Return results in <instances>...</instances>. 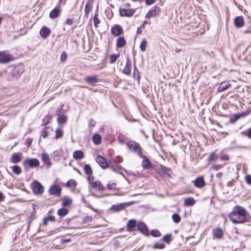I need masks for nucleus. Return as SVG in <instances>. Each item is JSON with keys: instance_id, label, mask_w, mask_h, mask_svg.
Returning a JSON list of instances; mask_svg holds the SVG:
<instances>
[{"instance_id": "f257e3e1", "label": "nucleus", "mask_w": 251, "mask_h": 251, "mask_svg": "<svg viewBox=\"0 0 251 251\" xmlns=\"http://www.w3.org/2000/svg\"><path fill=\"white\" fill-rule=\"evenodd\" d=\"M246 215L247 211L244 207L236 205L233 207L232 212L229 214V218L233 224H241L246 221Z\"/></svg>"}, {"instance_id": "f03ea898", "label": "nucleus", "mask_w": 251, "mask_h": 251, "mask_svg": "<svg viewBox=\"0 0 251 251\" xmlns=\"http://www.w3.org/2000/svg\"><path fill=\"white\" fill-rule=\"evenodd\" d=\"M87 180L91 189L98 191H103L104 190L105 188L101 184V182L99 180L95 181L94 177L90 178L89 177V179Z\"/></svg>"}, {"instance_id": "7ed1b4c3", "label": "nucleus", "mask_w": 251, "mask_h": 251, "mask_svg": "<svg viewBox=\"0 0 251 251\" xmlns=\"http://www.w3.org/2000/svg\"><path fill=\"white\" fill-rule=\"evenodd\" d=\"M126 146L128 149L133 151L139 156H142L141 148L138 143L133 141H130L127 142Z\"/></svg>"}, {"instance_id": "20e7f679", "label": "nucleus", "mask_w": 251, "mask_h": 251, "mask_svg": "<svg viewBox=\"0 0 251 251\" xmlns=\"http://www.w3.org/2000/svg\"><path fill=\"white\" fill-rule=\"evenodd\" d=\"M40 162L39 160L35 158L26 159L23 162V165L26 169H28V167L31 168L37 167L39 166Z\"/></svg>"}, {"instance_id": "39448f33", "label": "nucleus", "mask_w": 251, "mask_h": 251, "mask_svg": "<svg viewBox=\"0 0 251 251\" xmlns=\"http://www.w3.org/2000/svg\"><path fill=\"white\" fill-rule=\"evenodd\" d=\"M12 55L5 50L0 51V63H7L13 59Z\"/></svg>"}, {"instance_id": "423d86ee", "label": "nucleus", "mask_w": 251, "mask_h": 251, "mask_svg": "<svg viewBox=\"0 0 251 251\" xmlns=\"http://www.w3.org/2000/svg\"><path fill=\"white\" fill-rule=\"evenodd\" d=\"M136 11L134 8H119V15L121 17H131Z\"/></svg>"}, {"instance_id": "0eeeda50", "label": "nucleus", "mask_w": 251, "mask_h": 251, "mask_svg": "<svg viewBox=\"0 0 251 251\" xmlns=\"http://www.w3.org/2000/svg\"><path fill=\"white\" fill-rule=\"evenodd\" d=\"M24 71V66L22 64H19L11 70V74L13 77H19Z\"/></svg>"}, {"instance_id": "6e6552de", "label": "nucleus", "mask_w": 251, "mask_h": 251, "mask_svg": "<svg viewBox=\"0 0 251 251\" xmlns=\"http://www.w3.org/2000/svg\"><path fill=\"white\" fill-rule=\"evenodd\" d=\"M33 192L34 194H42L44 191V187L42 185L36 181H34L32 184Z\"/></svg>"}, {"instance_id": "1a4fd4ad", "label": "nucleus", "mask_w": 251, "mask_h": 251, "mask_svg": "<svg viewBox=\"0 0 251 251\" xmlns=\"http://www.w3.org/2000/svg\"><path fill=\"white\" fill-rule=\"evenodd\" d=\"M111 32L114 36H119L123 34V29L121 25H116L111 28Z\"/></svg>"}, {"instance_id": "9d476101", "label": "nucleus", "mask_w": 251, "mask_h": 251, "mask_svg": "<svg viewBox=\"0 0 251 251\" xmlns=\"http://www.w3.org/2000/svg\"><path fill=\"white\" fill-rule=\"evenodd\" d=\"M194 185L197 188H201L203 187L205 185L203 176H200L198 177L194 181Z\"/></svg>"}, {"instance_id": "9b49d317", "label": "nucleus", "mask_w": 251, "mask_h": 251, "mask_svg": "<svg viewBox=\"0 0 251 251\" xmlns=\"http://www.w3.org/2000/svg\"><path fill=\"white\" fill-rule=\"evenodd\" d=\"M49 191L50 194L59 196L61 194V188L57 185H53L50 187Z\"/></svg>"}, {"instance_id": "f8f14e48", "label": "nucleus", "mask_w": 251, "mask_h": 251, "mask_svg": "<svg viewBox=\"0 0 251 251\" xmlns=\"http://www.w3.org/2000/svg\"><path fill=\"white\" fill-rule=\"evenodd\" d=\"M96 162L102 168H106L108 166V163L105 158L102 156H98L96 158Z\"/></svg>"}, {"instance_id": "ddd939ff", "label": "nucleus", "mask_w": 251, "mask_h": 251, "mask_svg": "<svg viewBox=\"0 0 251 251\" xmlns=\"http://www.w3.org/2000/svg\"><path fill=\"white\" fill-rule=\"evenodd\" d=\"M158 9L159 8L157 6L155 5L153 6L146 14L145 17L149 19L151 17H155L159 12V11L158 10Z\"/></svg>"}, {"instance_id": "4468645a", "label": "nucleus", "mask_w": 251, "mask_h": 251, "mask_svg": "<svg viewBox=\"0 0 251 251\" xmlns=\"http://www.w3.org/2000/svg\"><path fill=\"white\" fill-rule=\"evenodd\" d=\"M127 205H128V204L126 203H122L119 204L113 205L110 207V210L114 212H119L123 210Z\"/></svg>"}, {"instance_id": "2eb2a0df", "label": "nucleus", "mask_w": 251, "mask_h": 251, "mask_svg": "<svg viewBox=\"0 0 251 251\" xmlns=\"http://www.w3.org/2000/svg\"><path fill=\"white\" fill-rule=\"evenodd\" d=\"M83 170L85 174L87 176V180L89 179V177L90 178L94 177V176H93V171L89 164L85 165L83 167Z\"/></svg>"}, {"instance_id": "dca6fc26", "label": "nucleus", "mask_w": 251, "mask_h": 251, "mask_svg": "<svg viewBox=\"0 0 251 251\" xmlns=\"http://www.w3.org/2000/svg\"><path fill=\"white\" fill-rule=\"evenodd\" d=\"M235 26L237 28L242 27L244 25V20L241 16L236 17L234 19Z\"/></svg>"}, {"instance_id": "f3484780", "label": "nucleus", "mask_w": 251, "mask_h": 251, "mask_svg": "<svg viewBox=\"0 0 251 251\" xmlns=\"http://www.w3.org/2000/svg\"><path fill=\"white\" fill-rule=\"evenodd\" d=\"M138 230H140L143 234L149 235V231L146 225L143 223H140L137 225Z\"/></svg>"}, {"instance_id": "a211bd4d", "label": "nucleus", "mask_w": 251, "mask_h": 251, "mask_svg": "<svg viewBox=\"0 0 251 251\" xmlns=\"http://www.w3.org/2000/svg\"><path fill=\"white\" fill-rule=\"evenodd\" d=\"M140 157L143 159V160L142 162V166L143 168L146 169H148L151 167V163L145 155L142 154V156Z\"/></svg>"}, {"instance_id": "6ab92c4d", "label": "nucleus", "mask_w": 251, "mask_h": 251, "mask_svg": "<svg viewBox=\"0 0 251 251\" xmlns=\"http://www.w3.org/2000/svg\"><path fill=\"white\" fill-rule=\"evenodd\" d=\"M50 34V30L45 26L41 28L40 31V34L43 38H47Z\"/></svg>"}, {"instance_id": "aec40b11", "label": "nucleus", "mask_w": 251, "mask_h": 251, "mask_svg": "<svg viewBox=\"0 0 251 251\" xmlns=\"http://www.w3.org/2000/svg\"><path fill=\"white\" fill-rule=\"evenodd\" d=\"M126 45V40L124 37H119L116 40V46L118 48L124 47Z\"/></svg>"}, {"instance_id": "412c9836", "label": "nucleus", "mask_w": 251, "mask_h": 251, "mask_svg": "<svg viewBox=\"0 0 251 251\" xmlns=\"http://www.w3.org/2000/svg\"><path fill=\"white\" fill-rule=\"evenodd\" d=\"M22 160L21 153H14L11 157V161L13 163H18Z\"/></svg>"}, {"instance_id": "4be33fe9", "label": "nucleus", "mask_w": 251, "mask_h": 251, "mask_svg": "<svg viewBox=\"0 0 251 251\" xmlns=\"http://www.w3.org/2000/svg\"><path fill=\"white\" fill-rule=\"evenodd\" d=\"M60 9L59 8H54L50 13V17L51 19L56 18L60 13Z\"/></svg>"}, {"instance_id": "5701e85b", "label": "nucleus", "mask_w": 251, "mask_h": 251, "mask_svg": "<svg viewBox=\"0 0 251 251\" xmlns=\"http://www.w3.org/2000/svg\"><path fill=\"white\" fill-rule=\"evenodd\" d=\"M230 85V84L228 81H224L219 85L218 90L219 92H223L226 90Z\"/></svg>"}, {"instance_id": "b1692460", "label": "nucleus", "mask_w": 251, "mask_h": 251, "mask_svg": "<svg viewBox=\"0 0 251 251\" xmlns=\"http://www.w3.org/2000/svg\"><path fill=\"white\" fill-rule=\"evenodd\" d=\"M131 61L129 58H127L126 64L123 70V73L126 75H129L130 72Z\"/></svg>"}, {"instance_id": "393cba45", "label": "nucleus", "mask_w": 251, "mask_h": 251, "mask_svg": "<svg viewBox=\"0 0 251 251\" xmlns=\"http://www.w3.org/2000/svg\"><path fill=\"white\" fill-rule=\"evenodd\" d=\"M213 236L217 239L221 238L223 236V230L220 228H216L213 231Z\"/></svg>"}, {"instance_id": "a878e982", "label": "nucleus", "mask_w": 251, "mask_h": 251, "mask_svg": "<svg viewBox=\"0 0 251 251\" xmlns=\"http://www.w3.org/2000/svg\"><path fill=\"white\" fill-rule=\"evenodd\" d=\"M195 203V200L193 198L189 197L186 198L184 201V205L186 206H192Z\"/></svg>"}, {"instance_id": "bb28decb", "label": "nucleus", "mask_w": 251, "mask_h": 251, "mask_svg": "<svg viewBox=\"0 0 251 251\" xmlns=\"http://www.w3.org/2000/svg\"><path fill=\"white\" fill-rule=\"evenodd\" d=\"M136 222L135 220H130L127 224V230L129 231H132L133 229L136 226Z\"/></svg>"}, {"instance_id": "cd10ccee", "label": "nucleus", "mask_w": 251, "mask_h": 251, "mask_svg": "<svg viewBox=\"0 0 251 251\" xmlns=\"http://www.w3.org/2000/svg\"><path fill=\"white\" fill-rule=\"evenodd\" d=\"M92 140L95 145H98L101 143V137L100 134L96 133L93 136Z\"/></svg>"}, {"instance_id": "c85d7f7f", "label": "nucleus", "mask_w": 251, "mask_h": 251, "mask_svg": "<svg viewBox=\"0 0 251 251\" xmlns=\"http://www.w3.org/2000/svg\"><path fill=\"white\" fill-rule=\"evenodd\" d=\"M42 161L47 165H48L49 167L51 165L50 158L47 153H44L42 154Z\"/></svg>"}, {"instance_id": "c756f323", "label": "nucleus", "mask_w": 251, "mask_h": 251, "mask_svg": "<svg viewBox=\"0 0 251 251\" xmlns=\"http://www.w3.org/2000/svg\"><path fill=\"white\" fill-rule=\"evenodd\" d=\"M73 157L75 159H80L83 157V153L82 151L78 150L73 153Z\"/></svg>"}, {"instance_id": "7c9ffc66", "label": "nucleus", "mask_w": 251, "mask_h": 251, "mask_svg": "<svg viewBox=\"0 0 251 251\" xmlns=\"http://www.w3.org/2000/svg\"><path fill=\"white\" fill-rule=\"evenodd\" d=\"M72 200L68 197H65L62 200V204L63 206L70 205L72 204Z\"/></svg>"}, {"instance_id": "2f4dec72", "label": "nucleus", "mask_w": 251, "mask_h": 251, "mask_svg": "<svg viewBox=\"0 0 251 251\" xmlns=\"http://www.w3.org/2000/svg\"><path fill=\"white\" fill-rule=\"evenodd\" d=\"M219 156L215 152H212L208 157V161L209 162H215L218 158Z\"/></svg>"}, {"instance_id": "473e14b6", "label": "nucleus", "mask_w": 251, "mask_h": 251, "mask_svg": "<svg viewBox=\"0 0 251 251\" xmlns=\"http://www.w3.org/2000/svg\"><path fill=\"white\" fill-rule=\"evenodd\" d=\"M68 213V210L66 208H62L58 209L57 214L60 217H64Z\"/></svg>"}, {"instance_id": "72a5a7b5", "label": "nucleus", "mask_w": 251, "mask_h": 251, "mask_svg": "<svg viewBox=\"0 0 251 251\" xmlns=\"http://www.w3.org/2000/svg\"><path fill=\"white\" fill-rule=\"evenodd\" d=\"M76 181L75 179H70L68 181L65 186L67 187H75Z\"/></svg>"}, {"instance_id": "f704fd0d", "label": "nucleus", "mask_w": 251, "mask_h": 251, "mask_svg": "<svg viewBox=\"0 0 251 251\" xmlns=\"http://www.w3.org/2000/svg\"><path fill=\"white\" fill-rule=\"evenodd\" d=\"M244 116V114H234L231 118H230V122L232 123H235L237 120H238L241 117Z\"/></svg>"}, {"instance_id": "c9c22d12", "label": "nucleus", "mask_w": 251, "mask_h": 251, "mask_svg": "<svg viewBox=\"0 0 251 251\" xmlns=\"http://www.w3.org/2000/svg\"><path fill=\"white\" fill-rule=\"evenodd\" d=\"M98 17H99V15H98V12L96 11V13L94 16V26L96 27H98V25L100 23V20H99Z\"/></svg>"}, {"instance_id": "e433bc0d", "label": "nucleus", "mask_w": 251, "mask_h": 251, "mask_svg": "<svg viewBox=\"0 0 251 251\" xmlns=\"http://www.w3.org/2000/svg\"><path fill=\"white\" fill-rule=\"evenodd\" d=\"M147 46V42L146 40L144 39L142 41L140 45V49L141 51L144 52L146 50V47Z\"/></svg>"}, {"instance_id": "4c0bfd02", "label": "nucleus", "mask_w": 251, "mask_h": 251, "mask_svg": "<svg viewBox=\"0 0 251 251\" xmlns=\"http://www.w3.org/2000/svg\"><path fill=\"white\" fill-rule=\"evenodd\" d=\"M67 121V118L65 116H60L57 119L58 123L59 125H63L65 123H66Z\"/></svg>"}, {"instance_id": "58836bf2", "label": "nucleus", "mask_w": 251, "mask_h": 251, "mask_svg": "<svg viewBox=\"0 0 251 251\" xmlns=\"http://www.w3.org/2000/svg\"><path fill=\"white\" fill-rule=\"evenodd\" d=\"M12 171L16 175H19L22 172L21 167L18 165H14V166H13Z\"/></svg>"}, {"instance_id": "ea45409f", "label": "nucleus", "mask_w": 251, "mask_h": 251, "mask_svg": "<svg viewBox=\"0 0 251 251\" xmlns=\"http://www.w3.org/2000/svg\"><path fill=\"white\" fill-rule=\"evenodd\" d=\"M172 218L174 223L176 224L178 223L181 220V217L178 214H173Z\"/></svg>"}, {"instance_id": "a19ab883", "label": "nucleus", "mask_w": 251, "mask_h": 251, "mask_svg": "<svg viewBox=\"0 0 251 251\" xmlns=\"http://www.w3.org/2000/svg\"><path fill=\"white\" fill-rule=\"evenodd\" d=\"M92 7L93 5L86 3L84 8L85 14L86 16H87L90 11L92 10Z\"/></svg>"}, {"instance_id": "79ce46f5", "label": "nucleus", "mask_w": 251, "mask_h": 251, "mask_svg": "<svg viewBox=\"0 0 251 251\" xmlns=\"http://www.w3.org/2000/svg\"><path fill=\"white\" fill-rule=\"evenodd\" d=\"M63 136V131L60 128H57L55 130V138L56 139L62 137Z\"/></svg>"}, {"instance_id": "37998d69", "label": "nucleus", "mask_w": 251, "mask_h": 251, "mask_svg": "<svg viewBox=\"0 0 251 251\" xmlns=\"http://www.w3.org/2000/svg\"><path fill=\"white\" fill-rule=\"evenodd\" d=\"M148 24V21H145L143 24H142L138 28H137V34H141L142 33V30L141 29H144L145 27V25L146 24Z\"/></svg>"}, {"instance_id": "c03bdc74", "label": "nucleus", "mask_w": 251, "mask_h": 251, "mask_svg": "<svg viewBox=\"0 0 251 251\" xmlns=\"http://www.w3.org/2000/svg\"><path fill=\"white\" fill-rule=\"evenodd\" d=\"M119 57V54H113L111 55H110V63H115Z\"/></svg>"}, {"instance_id": "a18cd8bd", "label": "nucleus", "mask_w": 251, "mask_h": 251, "mask_svg": "<svg viewBox=\"0 0 251 251\" xmlns=\"http://www.w3.org/2000/svg\"><path fill=\"white\" fill-rule=\"evenodd\" d=\"M163 241L167 243H170L172 241V236L171 234H167L165 235L163 238Z\"/></svg>"}, {"instance_id": "49530a36", "label": "nucleus", "mask_w": 251, "mask_h": 251, "mask_svg": "<svg viewBox=\"0 0 251 251\" xmlns=\"http://www.w3.org/2000/svg\"><path fill=\"white\" fill-rule=\"evenodd\" d=\"M151 234L153 237H159L161 235L160 231L156 229L152 230Z\"/></svg>"}, {"instance_id": "de8ad7c7", "label": "nucleus", "mask_w": 251, "mask_h": 251, "mask_svg": "<svg viewBox=\"0 0 251 251\" xmlns=\"http://www.w3.org/2000/svg\"><path fill=\"white\" fill-rule=\"evenodd\" d=\"M111 168L113 171L118 173L120 172L121 170H123V168L121 166L117 165L115 166H112L111 167Z\"/></svg>"}, {"instance_id": "09e8293b", "label": "nucleus", "mask_w": 251, "mask_h": 251, "mask_svg": "<svg viewBox=\"0 0 251 251\" xmlns=\"http://www.w3.org/2000/svg\"><path fill=\"white\" fill-rule=\"evenodd\" d=\"M67 57V53L65 51H63L61 53V56H60V61L62 62H64Z\"/></svg>"}, {"instance_id": "8fccbe9b", "label": "nucleus", "mask_w": 251, "mask_h": 251, "mask_svg": "<svg viewBox=\"0 0 251 251\" xmlns=\"http://www.w3.org/2000/svg\"><path fill=\"white\" fill-rule=\"evenodd\" d=\"M165 247V246L162 243H155L154 246H153V248L154 249H164Z\"/></svg>"}, {"instance_id": "3c124183", "label": "nucleus", "mask_w": 251, "mask_h": 251, "mask_svg": "<svg viewBox=\"0 0 251 251\" xmlns=\"http://www.w3.org/2000/svg\"><path fill=\"white\" fill-rule=\"evenodd\" d=\"M243 133L245 135L247 136L249 138L251 139V127L246 131H244Z\"/></svg>"}, {"instance_id": "603ef678", "label": "nucleus", "mask_w": 251, "mask_h": 251, "mask_svg": "<svg viewBox=\"0 0 251 251\" xmlns=\"http://www.w3.org/2000/svg\"><path fill=\"white\" fill-rule=\"evenodd\" d=\"M133 77L134 78H139V74L138 71L135 67L134 72L133 73Z\"/></svg>"}, {"instance_id": "864d4df0", "label": "nucleus", "mask_w": 251, "mask_h": 251, "mask_svg": "<svg viewBox=\"0 0 251 251\" xmlns=\"http://www.w3.org/2000/svg\"><path fill=\"white\" fill-rule=\"evenodd\" d=\"M116 185L115 183H109L107 184V187L108 189L110 190H113L116 189Z\"/></svg>"}, {"instance_id": "5fc2aeb1", "label": "nucleus", "mask_w": 251, "mask_h": 251, "mask_svg": "<svg viewBox=\"0 0 251 251\" xmlns=\"http://www.w3.org/2000/svg\"><path fill=\"white\" fill-rule=\"evenodd\" d=\"M245 179L247 182L250 185H251V176L247 175L245 177Z\"/></svg>"}, {"instance_id": "6e6d98bb", "label": "nucleus", "mask_w": 251, "mask_h": 251, "mask_svg": "<svg viewBox=\"0 0 251 251\" xmlns=\"http://www.w3.org/2000/svg\"><path fill=\"white\" fill-rule=\"evenodd\" d=\"M221 167H222L221 165H218V164H217V165H213L211 169H213V170H214L215 171H217V170H219L221 168Z\"/></svg>"}, {"instance_id": "4d7b16f0", "label": "nucleus", "mask_w": 251, "mask_h": 251, "mask_svg": "<svg viewBox=\"0 0 251 251\" xmlns=\"http://www.w3.org/2000/svg\"><path fill=\"white\" fill-rule=\"evenodd\" d=\"M50 119L49 117H45V118L43 120V125H46L49 123Z\"/></svg>"}, {"instance_id": "13d9d810", "label": "nucleus", "mask_w": 251, "mask_h": 251, "mask_svg": "<svg viewBox=\"0 0 251 251\" xmlns=\"http://www.w3.org/2000/svg\"><path fill=\"white\" fill-rule=\"evenodd\" d=\"M156 1V0H146V3L147 5H151L155 2Z\"/></svg>"}, {"instance_id": "bf43d9fd", "label": "nucleus", "mask_w": 251, "mask_h": 251, "mask_svg": "<svg viewBox=\"0 0 251 251\" xmlns=\"http://www.w3.org/2000/svg\"><path fill=\"white\" fill-rule=\"evenodd\" d=\"M95 125H96L95 121H94L93 119H91L90 120V122H89V126L92 127H93L95 126Z\"/></svg>"}, {"instance_id": "052dcab7", "label": "nucleus", "mask_w": 251, "mask_h": 251, "mask_svg": "<svg viewBox=\"0 0 251 251\" xmlns=\"http://www.w3.org/2000/svg\"><path fill=\"white\" fill-rule=\"evenodd\" d=\"M88 82V83H89L90 84H93L94 83H96L97 82V79H86Z\"/></svg>"}, {"instance_id": "680f3d73", "label": "nucleus", "mask_w": 251, "mask_h": 251, "mask_svg": "<svg viewBox=\"0 0 251 251\" xmlns=\"http://www.w3.org/2000/svg\"><path fill=\"white\" fill-rule=\"evenodd\" d=\"M221 159L222 160L226 161L228 159V157L227 155L223 154L221 156Z\"/></svg>"}, {"instance_id": "e2e57ef3", "label": "nucleus", "mask_w": 251, "mask_h": 251, "mask_svg": "<svg viewBox=\"0 0 251 251\" xmlns=\"http://www.w3.org/2000/svg\"><path fill=\"white\" fill-rule=\"evenodd\" d=\"M41 135L43 137L46 138L47 136V131L45 129L43 130L41 133Z\"/></svg>"}, {"instance_id": "0e129e2a", "label": "nucleus", "mask_w": 251, "mask_h": 251, "mask_svg": "<svg viewBox=\"0 0 251 251\" xmlns=\"http://www.w3.org/2000/svg\"><path fill=\"white\" fill-rule=\"evenodd\" d=\"M66 24L69 25H71L73 23V20L72 19H68L66 20Z\"/></svg>"}, {"instance_id": "69168bd1", "label": "nucleus", "mask_w": 251, "mask_h": 251, "mask_svg": "<svg viewBox=\"0 0 251 251\" xmlns=\"http://www.w3.org/2000/svg\"><path fill=\"white\" fill-rule=\"evenodd\" d=\"M5 198V196L3 195L1 192H0V202L3 201Z\"/></svg>"}, {"instance_id": "338daca9", "label": "nucleus", "mask_w": 251, "mask_h": 251, "mask_svg": "<svg viewBox=\"0 0 251 251\" xmlns=\"http://www.w3.org/2000/svg\"><path fill=\"white\" fill-rule=\"evenodd\" d=\"M48 220L51 221L52 222H54L55 221V217L53 216H49L48 218H47Z\"/></svg>"}, {"instance_id": "774afa93", "label": "nucleus", "mask_w": 251, "mask_h": 251, "mask_svg": "<svg viewBox=\"0 0 251 251\" xmlns=\"http://www.w3.org/2000/svg\"><path fill=\"white\" fill-rule=\"evenodd\" d=\"M93 219V218L92 216H87L85 219V220L87 221V222H91Z\"/></svg>"}]
</instances>
